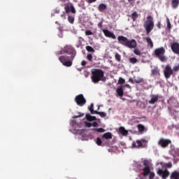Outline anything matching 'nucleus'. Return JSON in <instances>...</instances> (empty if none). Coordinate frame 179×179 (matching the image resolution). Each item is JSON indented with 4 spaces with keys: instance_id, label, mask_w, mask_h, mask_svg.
<instances>
[{
    "instance_id": "nucleus-37",
    "label": "nucleus",
    "mask_w": 179,
    "mask_h": 179,
    "mask_svg": "<svg viewBox=\"0 0 179 179\" xmlns=\"http://www.w3.org/2000/svg\"><path fill=\"white\" fill-rule=\"evenodd\" d=\"M93 131H95V132H106V130L103 128H99V129H93Z\"/></svg>"
},
{
    "instance_id": "nucleus-23",
    "label": "nucleus",
    "mask_w": 179,
    "mask_h": 179,
    "mask_svg": "<svg viewBox=\"0 0 179 179\" xmlns=\"http://www.w3.org/2000/svg\"><path fill=\"white\" fill-rule=\"evenodd\" d=\"M102 138L104 139H113V134L111 132H107L103 134Z\"/></svg>"
},
{
    "instance_id": "nucleus-13",
    "label": "nucleus",
    "mask_w": 179,
    "mask_h": 179,
    "mask_svg": "<svg viewBox=\"0 0 179 179\" xmlns=\"http://www.w3.org/2000/svg\"><path fill=\"white\" fill-rule=\"evenodd\" d=\"M117 40L119 44H122V45H124V47H126L129 39L124 36H117Z\"/></svg>"
},
{
    "instance_id": "nucleus-12",
    "label": "nucleus",
    "mask_w": 179,
    "mask_h": 179,
    "mask_svg": "<svg viewBox=\"0 0 179 179\" xmlns=\"http://www.w3.org/2000/svg\"><path fill=\"white\" fill-rule=\"evenodd\" d=\"M142 142H144V140H136V143L133 142L131 144V148L132 149H135V148H143V144L142 143Z\"/></svg>"
},
{
    "instance_id": "nucleus-44",
    "label": "nucleus",
    "mask_w": 179,
    "mask_h": 179,
    "mask_svg": "<svg viewBox=\"0 0 179 179\" xmlns=\"http://www.w3.org/2000/svg\"><path fill=\"white\" fill-rule=\"evenodd\" d=\"M134 53L136 54V55H141V51L139 50V49H135L134 50Z\"/></svg>"
},
{
    "instance_id": "nucleus-10",
    "label": "nucleus",
    "mask_w": 179,
    "mask_h": 179,
    "mask_svg": "<svg viewBox=\"0 0 179 179\" xmlns=\"http://www.w3.org/2000/svg\"><path fill=\"white\" fill-rule=\"evenodd\" d=\"M170 143H171V140L165 138H160L158 142V145L164 148H167Z\"/></svg>"
},
{
    "instance_id": "nucleus-55",
    "label": "nucleus",
    "mask_w": 179,
    "mask_h": 179,
    "mask_svg": "<svg viewBox=\"0 0 179 179\" xmlns=\"http://www.w3.org/2000/svg\"><path fill=\"white\" fill-rule=\"evenodd\" d=\"M138 177H139V178H136V179H142V175L141 174H139Z\"/></svg>"
},
{
    "instance_id": "nucleus-30",
    "label": "nucleus",
    "mask_w": 179,
    "mask_h": 179,
    "mask_svg": "<svg viewBox=\"0 0 179 179\" xmlns=\"http://www.w3.org/2000/svg\"><path fill=\"white\" fill-rule=\"evenodd\" d=\"M68 22H69V23H71V24H73V23L75 22V17L71 16V15H69Z\"/></svg>"
},
{
    "instance_id": "nucleus-22",
    "label": "nucleus",
    "mask_w": 179,
    "mask_h": 179,
    "mask_svg": "<svg viewBox=\"0 0 179 179\" xmlns=\"http://www.w3.org/2000/svg\"><path fill=\"white\" fill-rule=\"evenodd\" d=\"M173 9H177L178 8L179 1L178 0H172L171 3Z\"/></svg>"
},
{
    "instance_id": "nucleus-26",
    "label": "nucleus",
    "mask_w": 179,
    "mask_h": 179,
    "mask_svg": "<svg viewBox=\"0 0 179 179\" xmlns=\"http://www.w3.org/2000/svg\"><path fill=\"white\" fill-rule=\"evenodd\" d=\"M86 118H87V121H90V122L96 121V120L95 116H92V115H90V114H87Z\"/></svg>"
},
{
    "instance_id": "nucleus-34",
    "label": "nucleus",
    "mask_w": 179,
    "mask_h": 179,
    "mask_svg": "<svg viewBox=\"0 0 179 179\" xmlns=\"http://www.w3.org/2000/svg\"><path fill=\"white\" fill-rule=\"evenodd\" d=\"M115 58L117 62H121V55L115 53Z\"/></svg>"
},
{
    "instance_id": "nucleus-24",
    "label": "nucleus",
    "mask_w": 179,
    "mask_h": 179,
    "mask_svg": "<svg viewBox=\"0 0 179 179\" xmlns=\"http://www.w3.org/2000/svg\"><path fill=\"white\" fill-rule=\"evenodd\" d=\"M145 39L147 41L148 45H150V48H153V41L150 37L148 36Z\"/></svg>"
},
{
    "instance_id": "nucleus-14",
    "label": "nucleus",
    "mask_w": 179,
    "mask_h": 179,
    "mask_svg": "<svg viewBox=\"0 0 179 179\" xmlns=\"http://www.w3.org/2000/svg\"><path fill=\"white\" fill-rule=\"evenodd\" d=\"M138 43H136V41L135 39L128 40L126 47L127 48H136Z\"/></svg>"
},
{
    "instance_id": "nucleus-21",
    "label": "nucleus",
    "mask_w": 179,
    "mask_h": 179,
    "mask_svg": "<svg viewBox=\"0 0 179 179\" xmlns=\"http://www.w3.org/2000/svg\"><path fill=\"white\" fill-rule=\"evenodd\" d=\"M116 93L120 96V97H122V96H124V90L122 89V86L117 88Z\"/></svg>"
},
{
    "instance_id": "nucleus-50",
    "label": "nucleus",
    "mask_w": 179,
    "mask_h": 179,
    "mask_svg": "<svg viewBox=\"0 0 179 179\" xmlns=\"http://www.w3.org/2000/svg\"><path fill=\"white\" fill-rule=\"evenodd\" d=\"M86 64H87V62H86L85 60H83V61L81 62L82 66H86Z\"/></svg>"
},
{
    "instance_id": "nucleus-18",
    "label": "nucleus",
    "mask_w": 179,
    "mask_h": 179,
    "mask_svg": "<svg viewBox=\"0 0 179 179\" xmlns=\"http://www.w3.org/2000/svg\"><path fill=\"white\" fill-rule=\"evenodd\" d=\"M159 101V95H152L151 100L148 101L149 104H155Z\"/></svg>"
},
{
    "instance_id": "nucleus-16",
    "label": "nucleus",
    "mask_w": 179,
    "mask_h": 179,
    "mask_svg": "<svg viewBox=\"0 0 179 179\" xmlns=\"http://www.w3.org/2000/svg\"><path fill=\"white\" fill-rule=\"evenodd\" d=\"M64 9H65L66 13H70V12H71V13H73V14L76 13V10L75 9V7L72 4L66 6L64 7Z\"/></svg>"
},
{
    "instance_id": "nucleus-38",
    "label": "nucleus",
    "mask_w": 179,
    "mask_h": 179,
    "mask_svg": "<svg viewBox=\"0 0 179 179\" xmlns=\"http://www.w3.org/2000/svg\"><path fill=\"white\" fill-rule=\"evenodd\" d=\"M117 83L119 85H124V83H125V79H124L122 78H120Z\"/></svg>"
},
{
    "instance_id": "nucleus-41",
    "label": "nucleus",
    "mask_w": 179,
    "mask_h": 179,
    "mask_svg": "<svg viewBox=\"0 0 179 179\" xmlns=\"http://www.w3.org/2000/svg\"><path fill=\"white\" fill-rule=\"evenodd\" d=\"M165 167L167 169H171L173 167V164L171 162H169L164 164Z\"/></svg>"
},
{
    "instance_id": "nucleus-48",
    "label": "nucleus",
    "mask_w": 179,
    "mask_h": 179,
    "mask_svg": "<svg viewBox=\"0 0 179 179\" xmlns=\"http://www.w3.org/2000/svg\"><path fill=\"white\" fill-rule=\"evenodd\" d=\"M153 178H155V173H152L149 176V179H153Z\"/></svg>"
},
{
    "instance_id": "nucleus-29",
    "label": "nucleus",
    "mask_w": 179,
    "mask_h": 179,
    "mask_svg": "<svg viewBox=\"0 0 179 179\" xmlns=\"http://www.w3.org/2000/svg\"><path fill=\"white\" fill-rule=\"evenodd\" d=\"M85 49L88 52H96V50L90 45L86 46Z\"/></svg>"
},
{
    "instance_id": "nucleus-32",
    "label": "nucleus",
    "mask_w": 179,
    "mask_h": 179,
    "mask_svg": "<svg viewBox=\"0 0 179 179\" xmlns=\"http://www.w3.org/2000/svg\"><path fill=\"white\" fill-rule=\"evenodd\" d=\"M95 114H98V115H100V117H101L102 118L107 117V114H106V113H104V112H99L96 110V113H95Z\"/></svg>"
},
{
    "instance_id": "nucleus-4",
    "label": "nucleus",
    "mask_w": 179,
    "mask_h": 179,
    "mask_svg": "<svg viewBox=\"0 0 179 179\" xmlns=\"http://www.w3.org/2000/svg\"><path fill=\"white\" fill-rule=\"evenodd\" d=\"M164 54H166V49L163 47L155 50V55L161 62H166L167 61V57H166Z\"/></svg>"
},
{
    "instance_id": "nucleus-6",
    "label": "nucleus",
    "mask_w": 179,
    "mask_h": 179,
    "mask_svg": "<svg viewBox=\"0 0 179 179\" xmlns=\"http://www.w3.org/2000/svg\"><path fill=\"white\" fill-rule=\"evenodd\" d=\"M143 164L144 166L143 169V177H148V176H150V174H152V173L150 171V166H152V164L150 163V162H149V160L148 159H145L143 162Z\"/></svg>"
},
{
    "instance_id": "nucleus-51",
    "label": "nucleus",
    "mask_w": 179,
    "mask_h": 179,
    "mask_svg": "<svg viewBox=\"0 0 179 179\" xmlns=\"http://www.w3.org/2000/svg\"><path fill=\"white\" fill-rule=\"evenodd\" d=\"M157 27H158L159 29H162V23L158 22L157 24Z\"/></svg>"
},
{
    "instance_id": "nucleus-9",
    "label": "nucleus",
    "mask_w": 179,
    "mask_h": 179,
    "mask_svg": "<svg viewBox=\"0 0 179 179\" xmlns=\"http://www.w3.org/2000/svg\"><path fill=\"white\" fill-rule=\"evenodd\" d=\"M157 174H158L159 177H162V179H167L170 176V171L167 169H159L157 171Z\"/></svg>"
},
{
    "instance_id": "nucleus-39",
    "label": "nucleus",
    "mask_w": 179,
    "mask_h": 179,
    "mask_svg": "<svg viewBox=\"0 0 179 179\" xmlns=\"http://www.w3.org/2000/svg\"><path fill=\"white\" fill-rule=\"evenodd\" d=\"M167 27L169 30L171 29V23L170 22V20L169 18L166 19Z\"/></svg>"
},
{
    "instance_id": "nucleus-49",
    "label": "nucleus",
    "mask_w": 179,
    "mask_h": 179,
    "mask_svg": "<svg viewBox=\"0 0 179 179\" xmlns=\"http://www.w3.org/2000/svg\"><path fill=\"white\" fill-rule=\"evenodd\" d=\"M92 127H99V123H97V122H94L92 123Z\"/></svg>"
},
{
    "instance_id": "nucleus-56",
    "label": "nucleus",
    "mask_w": 179,
    "mask_h": 179,
    "mask_svg": "<svg viewBox=\"0 0 179 179\" xmlns=\"http://www.w3.org/2000/svg\"><path fill=\"white\" fill-rule=\"evenodd\" d=\"M61 17L65 18V14H62Z\"/></svg>"
},
{
    "instance_id": "nucleus-52",
    "label": "nucleus",
    "mask_w": 179,
    "mask_h": 179,
    "mask_svg": "<svg viewBox=\"0 0 179 179\" xmlns=\"http://www.w3.org/2000/svg\"><path fill=\"white\" fill-rule=\"evenodd\" d=\"M85 114L80 115L79 116H74L73 118H79V117H83Z\"/></svg>"
},
{
    "instance_id": "nucleus-5",
    "label": "nucleus",
    "mask_w": 179,
    "mask_h": 179,
    "mask_svg": "<svg viewBox=\"0 0 179 179\" xmlns=\"http://www.w3.org/2000/svg\"><path fill=\"white\" fill-rule=\"evenodd\" d=\"M144 27L147 34H149L155 27V22H153V17H152V15L147 17V20L144 23Z\"/></svg>"
},
{
    "instance_id": "nucleus-53",
    "label": "nucleus",
    "mask_w": 179,
    "mask_h": 179,
    "mask_svg": "<svg viewBox=\"0 0 179 179\" xmlns=\"http://www.w3.org/2000/svg\"><path fill=\"white\" fill-rule=\"evenodd\" d=\"M90 74V73L85 72V78H87V76H89Z\"/></svg>"
},
{
    "instance_id": "nucleus-57",
    "label": "nucleus",
    "mask_w": 179,
    "mask_h": 179,
    "mask_svg": "<svg viewBox=\"0 0 179 179\" xmlns=\"http://www.w3.org/2000/svg\"><path fill=\"white\" fill-rule=\"evenodd\" d=\"M178 1H179V0H178Z\"/></svg>"
},
{
    "instance_id": "nucleus-19",
    "label": "nucleus",
    "mask_w": 179,
    "mask_h": 179,
    "mask_svg": "<svg viewBox=\"0 0 179 179\" xmlns=\"http://www.w3.org/2000/svg\"><path fill=\"white\" fill-rule=\"evenodd\" d=\"M170 179H179V171H174L171 173Z\"/></svg>"
},
{
    "instance_id": "nucleus-54",
    "label": "nucleus",
    "mask_w": 179,
    "mask_h": 179,
    "mask_svg": "<svg viewBox=\"0 0 179 179\" xmlns=\"http://www.w3.org/2000/svg\"><path fill=\"white\" fill-rule=\"evenodd\" d=\"M129 81H130L131 83H135V82L134 81V80H132V78H129Z\"/></svg>"
},
{
    "instance_id": "nucleus-35",
    "label": "nucleus",
    "mask_w": 179,
    "mask_h": 179,
    "mask_svg": "<svg viewBox=\"0 0 179 179\" xmlns=\"http://www.w3.org/2000/svg\"><path fill=\"white\" fill-rule=\"evenodd\" d=\"M86 58L90 62H93V55L92 54H88Z\"/></svg>"
},
{
    "instance_id": "nucleus-43",
    "label": "nucleus",
    "mask_w": 179,
    "mask_h": 179,
    "mask_svg": "<svg viewBox=\"0 0 179 179\" xmlns=\"http://www.w3.org/2000/svg\"><path fill=\"white\" fill-rule=\"evenodd\" d=\"M152 75H157L159 74V70L157 69H154L152 70Z\"/></svg>"
},
{
    "instance_id": "nucleus-31",
    "label": "nucleus",
    "mask_w": 179,
    "mask_h": 179,
    "mask_svg": "<svg viewBox=\"0 0 179 179\" xmlns=\"http://www.w3.org/2000/svg\"><path fill=\"white\" fill-rule=\"evenodd\" d=\"M129 62L130 64H136V62H138V59H136V57L129 58Z\"/></svg>"
},
{
    "instance_id": "nucleus-20",
    "label": "nucleus",
    "mask_w": 179,
    "mask_h": 179,
    "mask_svg": "<svg viewBox=\"0 0 179 179\" xmlns=\"http://www.w3.org/2000/svg\"><path fill=\"white\" fill-rule=\"evenodd\" d=\"M119 132L121 135H123V136H127V135H128V130H126L124 127H120L119 128Z\"/></svg>"
},
{
    "instance_id": "nucleus-33",
    "label": "nucleus",
    "mask_w": 179,
    "mask_h": 179,
    "mask_svg": "<svg viewBox=\"0 0 179 179\" xmlns=\"http://www.w3.org/2000/svg\"><path fill=\"white\" fill-rule=\"evenodd\" d=\"M134 83H142L143 82V78H137L134 80Z\"/></svg>"
},
{
    "instance_id": "nucleus-42",
    "label": "nucleus",
    "mask_w": 179,
    "mask_h": 179,
    "mask_svg": "<svg viewBox=\"0 0 179 179\" xmlns=\"http://www.w3.org/2000/svg\"><path fill=\"white\" fill-rule=\"evenodd\" d=\"M85 35L86 36H93V32H92V31H90V30H86Z\"/></svg>"
},
{
    "instance_id": "nucleus-3",
    "label": "nucleus",
    "mask_w": 179,
    "mask_h": 179,
    "mask_svg": "<svg viewBox=\"0 0 179 179\" xmlns=\"http://www.w3.org/2000/svg\"><path fill=\"white\" fill-rule=\"evenodd\" d=\"M73 59H75L74 56H66L62 55L59 57V61L64 65V66H72V64H73Z\"/></svg>"
},
{
    "instance_id": "nucleus-36",
    "label": "nucleus",
    "mask_w": 179,
    "mask_h": 179,
    "mask_svg": "<svg viewBox=\"0 0 179 179\" xmlns=\"http://www.w3.org/2000/svg\"><path fill=\"white\" fill-rule=\"evenodd\" d=\"M96 145H98V146H101V143H103V141H101V138L99 137L96 138Z\"/></svg>"
},
{
    "instance_id": "nucleus-25",
    "label": "nucleus",
    "mask_w": 179,
    "mask_h": 179,
    "mask_svg": "<svg viewBox=\"0 0 179 179\" xmlns=\"http://www.w3.org/2000/svg\"><path fill=\"white\" fill-rule=\"evenodd\" d=\"M99 12H103V10H106V9H107V5L104 4V3H101L99 6Z\"/></svg>"
},
{
    "instance_id": "nucleus-17",
    "label": "nucleus",
    "mask_w": 179,
    "mask_h": 179,
    "mask_svg": "<svg viewBox=\"0 0 179 179\" xmlns=\"http://www.w3.org/2000/svg\"><path fill=\"white\" fill-rule=\"evenodd\" d=\"M137 128L139 134H141V135L145 134V132L148 131V129H146V127L141 124H138Z\"/></svg>"
},
{
    "instance_id": "nucleus-7",
    "label": "nucleus",
    "mask_w": 179,
    "mask_h": 179,
    "mask_svg": "<svg viewBox=\"0 0 179 179\" xmlns=\"http://www.w3.org/2000/svg\"><path fill=\"white\" fill-rule=\"evenodd\" d=\"M75 101L77 106H79L80 107H83V106L86 104V99L82 94H80L75 97Z\"/></svg>"
},
{
    "instance_id": "nucleus-47",
    "label": "nucleus",
    "mask_w": 179,
    "mask_h": 179,
    "mask_svg": "<svg viewBox=\"0 0 179 179\" xmlns=\"http://www.w3.org/2000/svg\"><path fill=\"white\" fill-rule=\"evenodd\" d=\"M97 0H86V2L87 3H93L94 2H96Z\"/></svg>"
},
{
    "instance_id": "nucleus-28",
    "label": "nucleus",
    "mask_w": 179,
    "mask_h": 179,
    "mask_svg": "<svg viewBox=\"0 0 179 179\" xmlns=\"http://www.w3.org/2000/svg\"><path fill=\"white\" fill-rule=\"evenodd\" d=\"M138 13H136V11H134L132 14H131V18L133 22H136V19H138Z\"/></svg>"
},
{
    "instance_id": "nucleus-40",
    "label": "nucleus",
    "mask_w": 179,
    "mask_h": 179,
    "mask_svg": "<svg viewBox=\"0 0 179 179\" xmlns=\"http://www.w3.org/2000/svg\"><path fill=\"white\" fill-rule=\"evenodd\" d=\"M172 71H173V72H178L179 71V64L178 65H176V66H174L173 67V70Z\"/></svg>"
},
{
    "instance_id": "nucleus-15",
    "label": "nucleus",
    "mask_w": 179,
    "mask_h": 179,
    "mask_svg": "<svg viewBox=\"0 0 179 179\" xmlns=\"http://www.w3.org/2000/svg\"><path fill=\"white\" fill-rule=\"evenodd\" d=\"M171 48L173 52H174V54H177L178 55H179V43H178L174 42L171 43Z\"/></svg>"
},
{
    "instance_id": "nucleus-45",
    "label": "nucleus",
    "mask_w": 179,
    "mask_h": 179,
    "mask_svg": "<svg viewBox=\"0 0 179 179\" xmlns=\"http://www.w3.org/2000/svg\"><path fill=\"white\" fill-rule=\"evenodd\" d=\"M92 124L91 122H85V127H87L88 128H90V127H92Z\"/></svg>"
},
{
    "instance_id": "nucleus-11",
    "label": "nucleus",
    "mask_w": 179,
    "mask_h": 179,
    "mask_svg": "<svg viewBox=\"0 0 179 179\" xmlns=\"http://www.w3.org/2000/svg\"><path fill=\"white\" fill-rule=\"evenodd\" d=\"M102 31L106 37H108L109 38H113V40H115L117 37L115 36V34L114 33L110 31L108 29H102Z\"/></svg>"
},
{
    "instance_id": "nucleus-2",
    "label": "nucleus",
    "mask_w": 179,
    "mask_h": 179,
    "mask_svg": "<svg viewBox=\"0 0 179 179\" xmlns=\"http://www.w3.org/2000/svg\"><path fill=\"white\" fill-rule=\"evenodd\" d=\"M62 54H68V55H71V57H76V50L72 45H66L63 49L58 51L56 53V55L57 57H59V55H62Z\"/></svg>"
},
{
    "instance_id": "nucleus-27",
    "label": "nucleus",
    "mask_w": 179,
    "mask_h": 179,
    "mask_svg": "<svg viewBox=\"0 0 179 179\" xmlns=\"http://www.w3.org/2000/svg\"><path fill=\"white\" fill-rule=\"evenodd\" d=\"M88 109L90 111L91 114H96V113H97V110H94V104L93 103H91V105L88 108Z\"/></svg>"
},
{
    "instance_id": "nucleus-8",
    "label": "nucleus",
    "mask_w": 179,
    "mask_h": 179,
    "mask_svg": "<svg viewBox=\"0 0 179 179\" xmlns=\"http://www.w3.org/2000/svg\"><path fill=\"white\" fill-rule=\"evenodd\" d=\"M173 73H174V71L171 69V66H170V64H167L164 70V75L165 78L170 79Z\"/></svg>"
},
{
    "instance_id": "nucleus-46",
    "label": "nucleus",
    "mask_w": 179,
    "mask_h": 179,
    "mask_svg": "<svg viewBox=\"0 0 179 179\" xmlns=\"http://www.w3.org/2000/svg\"><path fill=\"white\" fill-rule=\"evenodd\" d=\"M98 27H99V29L103 27V21H101L98 23Z\"/></svg>"
},
{
    "instance_id": "nucleus-1",
    "label": "nucleus",
    "mask_w": 179,
    "mask_h": 179,
    "mask_svg": "<svg viewBox=\"0 0 179 179\" xmlns=\"http://www.w3.org/2000/svg\"><path fill=\"white\" fill-rule=\"evenodd\" d=\"M91 79L93 83H99L100 80L101 82H106V80H107V78L104 76V71L101 69H93L91 71Z\"/></svg>"
}]
</instances>
